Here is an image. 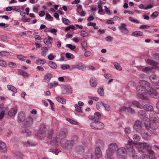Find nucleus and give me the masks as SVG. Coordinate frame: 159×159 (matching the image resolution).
<instances>
[{
	"instance_id": "1",
	"label": "nucleus",
	"mask_w": 159,
	"mask_h": 159,
	"mask_svg": "<svg viewBox=\"0 0 159 159\" xmlns=\"http://www.w3.org/2000/svg\"><path fill=\"white\" fill-rule=\"evenodd\" d=\"M139 84L142 85H138L136 87V90L139 92L136 94L137 96L143 100V102H148L149 101L148 96L157 98H159V94L152 87H150L149 83L147 81L141 80Z\"/></svg>"
},
{
	"instance_id": "2",
	"label": "nucleus",
	"mask_w": 159,
	"mask_h": 159,
	"mask_svg": "<svg viewBox=\"0 0 159 159\" xmlns=\"http://www.w3.org/2000/svg\"><path fill=\"white\" fill-rule=\"evenodd\" d=\"M136 146L139 151H142L143 149H147L148 152L152 153L154 151L151 149L150 145L146 143H139L136 144L132 140H128V143L126 144V147L128 152L132 154V156L134 159H138L139 157L135 153V151L134 149V147Z\"/></svg>"
},
{
	"instance_id": "3",
	"label": "nucleus",
	"mask_w": 159,
	"mask_h": 159,
	"mask_svg": "<svg viewBox=\"0 0 159 159\" xmlns=\"http://www.w3.org/2000/svg\"><path fill=\"white\" fill-rule=\"evenodd\" d=\"M150 122L148 121L149 120L148 118H145L144 124L146 128L147 129H156L158 128L157 124L158 119L157 115L156 114H151L149 115Z\"/></svg>"
},
{
	"instance_id": "4",
	"label": "nucleus",
	"mask_w": 159,
	"mask_h": 159,
	"mask_svg": "<svg viewBox=\"0 0 159 159\" xmlns=\"http://www.w3.org/2000/svg\"><path fill=\"white\" fill-rule=\"evenodd\" d=\"M48 129L49 127L48 126L44 124H41L37 134L38 138L41 140H43L45 137L46 132Z\"/></svg>"
},
{
	"instance_id": "5",
	"label": "nucleus",
	"mask_w": 159,
	"mask_h": 159,
	"mask_svg": "<svg viewBox=\"0 0 159 159\" xmlns=\"http://www.w3.org/2000/svg\"><path fill=\"white\" fill-rule=\"evenodd\" d=\"M149 79L153 84L152 87L158 89L159 88V77L152 74L150 76Z\"/></svg>"
},
{
	"instance_id": "6",
	"label": "nucleus",
	"mask_w": 159,
	"mask_h": 159,
	"mask_svg": "<svg viewBox=\"0 0 159 159\" xmlns=\"http://www.w3.org/2000/svg\"><path fill=\"white\" fill-rule=\"evenodd\" d=\"M104 126V125L102 123L95 120L92 121L91 124V127L93 129H102Z\"/></svg>"
},
{
	"instance_id": "7",
	"label": "nucleus",
	"mask_w": 159,
	"mask_h": 159,
	"mask_svg": "<svg viewBox=\"0 0 159 159\" xmlns=\"http://www.w3.org/2000/svg\"><path fill=\"white\" fill-rule=\"evenodd\" d=\"M61 141L59 138L56 137H53L50 142H48V140H46L45 141V142L46 143H48V145L49 146H57L59 145L60 142Z\"/></svg>"
},
{
	"instance_id": "8",
	"label": "nucleus",
	"mask_w": 159,
	"mask_h": 159,
	"mask_svg": "<svg viewBox=\"0 0 159 159\" xmlns=\"http://www.w3.org/2000/svg\"><path fill=\"white\" fill-rule=\"evenodd\" d=\"M127 25L124 23H122L119 26L118 28L120 32L125 34H127L129 32V30L127 28Z\"/></svg>"
},
{
	"instance_id": "9",
	"label": "nucleus",
	"mask_w": 159,
	"mask_h": 159,
	"mask_svg": "<svg viewBox=\"0 0 159 159\" xmlns=\"http://www.w3.org/2000/svg\"><path fill=\"white\" fill-rule=\"evenodd\" d=\"M33 123V119L31 117L29 116L22 123V125L25 127H28L31 125Z\"/></svg>"
},
{
	"instance_id": "10",
	"label": "nucleus",
	"mask_w": 159,
	"mask_h": 159,
	"mask_svg": "<svg viewBox=\"0 0 159 159\" xmlns=\"http://www.w3.org/2000/svg\"><path fill=\"white\" fill-rule=\"evenodd\" d=\"M126 149L125 148H121L118 149L117 154L118 157L120 158H124L126 155Z\"/></svg>"
},
{
	"instance_id": "11",
	"label": "nucleus",
	"mask_w": 159,
	"mask_h": 159,
	"mask_svg": "<svg viewBox=\"0 0 159 159\" xmlns=\"http://www.w3.org/2000/svg\"><path fill=\"white\" fill-rule=\"evenodd\" d=\"M117 148V146L115 143H111L109 145V148L107 150L106 153L113 154Z\"/></svg>"
},
{
	"instance_id": "12",
	"label": "nucleus",
	"mask_w": 159,
	"mask_h": 159,
	"mask_svg": "<svg viewBox=\"0 0 159 159\" xmlns=\"http://www.w3.org/2000/svg\"><path fill=\"white\" fill-rule=\"evenodd\" d=\"M142 123L139 120H136L134 125V128L137 131L140 132L142 130Z\"/></svg>"
},
{
	"instance_id": "13",
	"label": "nucleus",
	"mask_w": 159,
	"mask_h": 159,
	"mask_svg": "<svg viewBox=\"0 0 159 159\" xmlns=\"http://www.w3.org/2000/svg\"><path fill=\"white\" fill-rule=\"evenodd\" d=\"M131 103L134 106L140 109H143V108L144 107H143L142 105L141 104L139 101L136 100L132 101L131 102H128L127 103V104L130 106Z\"/></svg>"
},
{
	"instance_id": "14",
	"label": "nucleus",
	"mask_w": 159,
	"mask_h": 159,
	"mask_svg": "<svg viewBox=\"0 0 159 159\" xmlns=\"http://www.w3.org/2000/svg\"><path fill=\"white\" fill-rule=\"evenodd\" d=\"M94 154H95V156H96V158L94 159V157L93 156L92 157V159H98L99 158H101L102 155L101 150L98 148H95Z\"/></svg>"
},
{
	"instance_id": "15",
	"label": "nucleus",
	"mask_w": 159,
	"mask_h": 159,
	"mask_svg": "<svg viewBox=\"0 0 159 159\" xmlns=\"http://www.w3.org/2000/svg\"><path fill=\"white\" fill-rule=\"evenodd\" d=\"M72 92V88L69 85H66L62 88V93L65 94L67 93H71Z\"/></svg>"
},
{
	"instance_id": "16",
	"label": "nucleus",
	"mask_w": 159,
	"mask_h": 159,
	"mask_svg": "<svg viewBox=\"0 0 159 159\" xmlns=\"http://www.w3.org/2000/svg\"><path fill=\"white\" fill-rule=\"evenodd\" d=\"M44 43L49 48H51L52 46V39L49 36H48L47 39H45L44 40Z\"/></svg>"
},
{
	"instance_id": "17",
	"label": "nucleus",
	"mask_w": 159,
	"mask_h": 159,
	"mask_svg": "<svg viewBox=\"0 0 159 159\" xmlns=\"http://www.w3.org/2000/svg\"><path fill=\"white\" fill-rule=\"evenodd\" d=\"M85 68V65L82 63H78L72 66V69H77L79 70H83Z\"/></svg>"
},
{
	"instance_id": "18",
	"label": "nucleus",
	"mask_w": 159,
	"mask_h": 159,
	"mask_svg": "<svg viewBox=\"0 0 159 159\" xmlns=\"http://www.w3.org/2000/svg\"><path fill=\"white\" fill-rule=\"evenodd\" d=\"M146 62L149 65H152V66L156 67V68L157 70H159V67L157 66V65L158 63L155 61L154 60L150 59H148L146 61Z\"/></svg>"
},
{
	"instance_id": "19",
	"label": "nucleus",
	"mask_w": 159,
	"mask_h": 159,
	"mask_svg": "<svg viewBox=\"0 0 159 159\" xmlns=\"http://www.w3.org/2000/svg\"><path fill=\"white\" fill-rule=\"evenodd\" d=\"M7 149L6 144L1 141H0V152L5 153L7 152Z\"/></svg>"
},
{
	"instance_id": "20",
	"label": "nucleus",
	"mask_w": 159,
	"mask_h": 159,
	"mask_svg": "<svg viewBox=\"0 0 159 159\" xmlns=\"http://www.w3.org/2000/svg\"><path fill=\"white\" fill-rule=\"evenodd\" d=\"M75 142L72 140L65 141L64 143H62V146L64 148H66L69 145L72 146L75 144Z\"/></svg>"
},
{
	"instance_id": "21",
	"label": "nucleus",
	"mask_w": 159,
	"mask_h": 159,
	"mask_svg": "<svg viewBox=\"0 0 159 159\" xmlns=\"http://www.w3.org/2000/svg\"><path fill=\"white\" fill-rule=\"evenodd\" d=\"M24 143L25 145L28 147L34 146L37 145L36 143L31 140H29L24 142Z\"/></svg>"
},
{
	"instance_id": "22",
	"label": "nucleus",
	"mask_w": 159,
	"mask_h": 159,
	"mask_svg": "<svg viewBox=\"0 0 159 159\" xmlns=\"http://www.w3.org/2000/svg\"><path fill=\"white\" fill-rule=\"evenodd\" d=\"M17 113V110L16 108H12L8 112V116L10 117L12 116L16 115Z\"/></svg>"
},
{
	"instance_id": "23",
	"label": "nucleus",
	"mask_w": 159,
	"mask_h": 159,
	"mask_svg": "<svg viewBox=\"0 0 159 159\" xmlns=\"http://www.w3.org/2000/svg\"><path fill=\"white\" fill-rule=\"evenodd\" d=\"M52 77V75L51 74H48L45 75L43 79L44 81L46 83H48Z\"/></svg>"
},
{
	"instance_id": "24",
	"label": "nucleus",
	"mask_w": 159,
	"mask_h": 159,
	"mask_svg": "<svg viewBox=\"0 0 159 159\" xmlns=\"http://www.w3.org/2000/svg\"><path fill=\"white\" fill-rule=\"evenodd\" d=\"M25 114L23 112H20L18 114V119L20 121H23L25 120Z\"/></svg>"
},
{
	"instance_id": "25",
	"label": "nucleus",
	"mask_w": 159,
	"mask_h": 159,
	"mask_svg": "<svg viewBox=\"0 0 159 159\" xmlns=\"http://www.w3.org/2000/svg\"><path fill=\"white\" fill-rule=\"evenodd\" d=\"M90 84L92 87L94 88L96 87L97 85V82L95 79L91 78L90 80Z\"/></svg>"
},
{
	"instance_id": "26",
	"label": "nucleus",
	"mask_w": 159,
	"mask_h": 159,
	"mask_svg": "<svg viewBox=\"0 0 159 159\" xmlns=\"http://www.w3.org/2000/svg\"><path fill=\"white\" fill-rule=\"evenodd\" d=\"M48 51L47 47H43L41 48V53L42 56L45 57Z\"/></svg>"
},
{
	"instance_id": "27",
	"label": "nucleus",
	"mask_w": 159,
	"mask_h": 159,
	"mask_svg": "<svg viewBox=\"0 0 159 159\" xmlns=\"http://www.w3.org/2000/svg\"><path fill=\"white\" fill-rule=\"evenodd\" d=\"M49 152H52L53 154H55L57 155L58 154V152L60 151L57 149L56 148H50L48 150Z\"/></svg>"
},
{
	"instance_id": "28",
	"label": "nucleus",
	"mask_w": 159,
	"mask_h": 159,
	"mask_svg": "<svg viewBox=\"0 0 159 159\" xmlns=\"http://www.w3.org/2000/svg\"><path fill=\"white\" fill-rule=\"evenodd\" d=\"M46 62V61L44 59H39L36 60L35 63L38 65L42 66Z\"/></svg>"
},
{
	"instance_id": "29",
	"label": "nucleus",
	"mask_w": 159,
	"mask_h": 159,
	"mask_svg": "<svg viewBox=\"0 0 159 159\" xmlns=\"http://www.w3.org/2000/svg\"><path fill=\"white\" fill-rule=\"evenodd\" d=\"M143 106L144 107L143 108L146 111H152L153 110V107L151 105H144Z\"/></svg>"
},
{
	"instance_id": "30",
	"label": "nucleus",
	"mask_w": 159,
	"mask_h": 159,
	"mask_svg": "<svg viewBox=\"0 0 159 159\" xmlns=\"http://www.w3.org/2000/svg\"><path fill=\"white\" fill-rule=\"evenodd\" d=\"M102 105L105 108V110L107 111H109L111 109L110 106L107 103H105L103 102H102Z\"/></svg>"
},
{
	"instance_id": "31",
	"label": "nucleus",
	"mask_w": 159,
	"mask_h": 159,
	"mask_svg": "<svg viewBox=\"0 0 159 159\" xmlns=\"http://www.w3.org/2000/svg\"><path fill=\"white\" fill-rule=\"evenodd\" d=\"M58 84V82L56 81H54L53 82L50 83L48 84V87L51 89L53 87L57 86Z\"/></svg>"
},
{
	"instance_id": "32",
	"label": "nucleus",
	"mask_w": 159,
	"mask_h": 159,
	"mask_svg": "<svg viewBox=\"0 0 159 159\" xmlns=\"http://www.w3.org/2000/svg\"><path fill=\"white\" fill-rule=\"evenodd\" d=\"M22 133L24 136H28L31 135V132L28 129H25L22 130Z\"/></svg>"
},
{
	"instance_id": "33",
	"label": "nucleus",
	"mask_w": 159,
	"mask_h": 159,
	"mask_svg": "<svg viewBox=\"0 0 159 159\" xmlns=\"http://www.w3.org/2000/svg\"><path fill=\"white\" fill-rule=\"evenodd\" d=\"M60 135L62 137H65L67 135L66 130L65 129H62L60 132Z\"/></svg>"
},
{
	"instance_id": "34",
	"label": "nucleus",
	"mask_w": 159,
	"mask_h": 159,
	"mask_svg": "<svg viewBox=\"0 0 159 159\" xmlns=\"http://www.w3.org/2000/svg\"><path fill=\"white\" fill-rule=\"evenodd\" d=\"M81 45L82 47V49L84 51H86L87 48V42L85 41H82L81 43Z\"/></svg>"
},
{
	"instance_id": "35",
	"label": "nucleus",
	"mask_w": 159,
	"mask_h": 159,
	"mask_svg": "<svg viewBox=\"0 0 159 159\" xmlns=\"http://www.w3.org/2000/svg\"><path fill=\"white\" fill-rule=\"evenodd\" d=\"M132 35L135 37H137L139 36H142L143 35V33L141 32L136 31L132 33Z\"/></svg>"
},
{
	"instance_id": "36",
	"label": "nucleus",
	"mask_w": 159,
	"mask_h": 159,
	"mask_svg": "<svg viewBox=\"0 0 159 159\" xmlns=\"http://www.w3.org/2000/svg\"><path fill=\"white\" fill-rule=\"evenodd\" d=\"M57 101L59 102L62 104H65L66 103V101L63 98L61 97H58L57 98Z\"/></svg>"
},
{
	"instance_id": "37",
	"label": "nucleus",
	"mask_w": 159,
	"mask_h": 159,
	"mask_svg": "<svg viewBox=\"0 0 159 159\" xmlns=\"http://www.w3.org/2000/svg\"><path fill=\"white\" fill-rule=\"evenodd\" d=\"M7 87L8 89L11 90L15 93H17V90L16 88L14 86L11 85H8Z\"/></svg>"
},
{
	"instance_id": "38",
	"label": "nucleus",
	"mask_w": 159,
	"mask_h": 159,
	"mask_svg": "<svg viewBox=\"0 0 159 159\" xmlns=\"http://www.w3.org/2000/svg\"><path fill=\"white\" fill-rule=\"evenodd\" d=\"M10 54L9 52L7 51H1L0 52V57H3L5 56H9Z\"/></svg>"
},
{
	"instance_id": "39",
	"label": "nucleus",
	"mask_w": 159,
	"mask_h": 159,
	"mask_svg": "<svg viewBox=\"0 0 159 159\" xmlns=\"http://www.w3.org/2000/svg\"><path fill=\"white\" fill-rule=\"evenodd\" d=\"M48 64V65L52 69H56L57 67V65L56 63L52 61H49Z\"/></svg>"
},
{
	"instance_id": "40",
	"label": "nucleus",
	"mask_w": 159,
	"mask_h": 159,
	"mask_svg": "<svg viewBox=\"0 0 159 159\" xmlns=\"http://www.w3.org/2000/svg\"><path fill=\"white\" fill-rule=\"evenodd\" d=\"M133 139L135 141L137 142L140 140L141 138L139 135L136 134L133 135Z\"/></svg>"
},
{
	"instance_id": "41",
	"label": "nucleus",
	"mask_w": 159,
	"mask_h": 159,
	"mask_svg": "<svg viewBox=\"0 0 159 159\" xmlns=\"http://www.w3.org/2000/svg\"><path fill=\"white\" fill-rule=\"evenodd\" d=\"M8 110V108L7 107L5 108V110L1 111L0 114V119H2L4 116L5 111H7Z\"/></svg>"
},
{
	"instance_id": "42",
	"label": "nucleus",
	"mask_w": 159,
	"mask_h": 159,
	"mask_svg": "<svg viewBox=\"0 0 159 159\" xmlns=\"http://www.w3.org/2000/svg\"><path fill=\"white\" fill-rule=\"evenodd\" d=\"M114 65L116 69L119 70H122V67H121L119 64L117 62H114Z\"/></svg>"
},
{
	"instance_id": "43",
	"label": "nucleus",
	"mask_w": 159,
	"mask_h": 159,
	"mask_svg": "<svg viewBox=\"0 0 159 159\" xmlns=\"http://www.w3.org/2000/svg\"><path fill=\"white\" fill-rule=\"evenodd\" d=\"M101 116V114L99 112L95 113L93 116L94 120H97L99 119Z\"/></svg>"
},
{
	"instance_id": "44",
	"label": "nucleus",
	"mask_w": 159,
	"mask_h": 159,
	"mask_svg": "<svg viewBox=\"0 0 159 159\" xmlns=\"http://www.w3.org/2000/svg\"><path fill=\"white\" fill-rule=\"evenodd\" d=\"M98 93L101 96H103L104 94V89L102 88H100L98 90Z\"/></svg>"
},
{
	"instance_id": "45",
	"label": "nucleus",
	"mask_w": 159,
	"mask_h": 159,
	"mask_svg": "<svg viewBox=\"0 0 159 159\" xmlns=\"http://www.w3.org/2000/svg\"><path fill=\"white\" fill-rule=\"evenodd\" d=\"M153 69V67L150 66L145 67L142 69V71L144 72H146L147 71L151 70Z\"/></svg>"
},
{
	"instance_id": "46",
	"label": "nucleus",
	"mask_w": 159,
	"mask_h": 159,
	"mask_svg": "<svg viewBox=\"0 0 159 159\" xmlns=\"http://www.w3.org/2000/svg\"><path fill=\"white\" fill-rule=\"evenodd\" d=\"M129 19L130 21L133 23L137 24H139V21L137 19L134 18L132 17H129Z\"/></svg>"
},
{
	"instance_id": "47",
	"label": "nucleus",
	"mask_w": 159,
	"mask_h": 159,
	"mask_svg": "<svg viewBox=\"0 0 159 159\" xmlns=\"http://www.w3.org/2000/svg\"><path fill=\"white\" fill-rule=\"evenodd\" d=\"M62 21L63 23L66 25H69L70 23L68 19L64 18H62Z\"/></svg>"
},
{
	"instance_id": "48",
	"label": "nucleus",
	"mask_w": 159,
	"mask_h": 159,
	"mask_svg": "<svg viewBox=\"0 0 159 159\" xmlns=\"http://www.w3.org/2000/svg\"><path fill=\"white\" fill-rule=\"evenodd\" d=\"M66 120L72 124L77 125L78 123L76 121L69 118H66Z\"/></svg>"
},
{
	"instance_id": "49",
	"label": "nucleus",
	"mask_w": 159,
	"mask_h": 159,
	"mask_svg": "<svg viewBox=\"0 0 159 159\" xmlns=\"http://www.w3.org/2000/svg\"><path fill=\"white\" fill-rule=\"evenodd\" d=\"M87 25L88 26H92L95 29H98V27L96 25V24L95 23L89 22L88 23Z\"/></svg>"
},
{
	"instance_id": "50",
	"label": "nucleus",
	"mask_w": 159,
	"mask_h": 159,
	"mask_svg": "<svg viewBox=\"0 0 159 159\" xmlns=\"http://www.w3.org/2000/svg\"><path fill=\"white\" fill-rule=\"evenodd\" d=\"M75 110L78 112H82L81 107L79 106L78 104H75Z\"/></svg>"
},
{
	"instance_id": "51",
	"label": "nucleus",
	"mask_w": 159,
	"mask_h": 159,
	"mask_svg": "<svg viewBox=\"0 0 159 159\" xmlns=\"http://www.w3.org/2000/svg\"><path fill=\"white\" fill-rule=\"evenodd\" d=\"M76 150L78 152H80L84 150V148L81 146H78L75 148Z\"/></svg>"
},
{
	"instance_id": "52",
	"label": "nucleus",
	"mask_w": 159,
	"mask_h": 159,
	"mask_svg": "<svg viewBox=\"0 0 159 159\" xmlns=\"http://www.w3.org/2000/svg\"><path fill=\"white\" fill-rule=\"evenodd\" d=\"M113 154H111L110 153H106V159H114L112 157Z\"/></svg>"
},
{
	"instance_id": "53",
	"label": "nucleus",
	"mask_w": 159,
	"mask_h": 159,
	"mask_svg": "<svg viewBox=\"0 0 159 159\" xmlns=\"http://www.w3.org/2000/svg\"><path fill=\"white\" fill-rule=\"evenodd\" d=\"M142 135L143 136V138L145 139L146 140H148V138L146 136V135H147L148 136H151V134H149L148 133H141Z\"/></svg>"
},
{
	"instance_id": "54",
	"label": "nucleus",
	"mask_w": 159,
	"mask_h": 159,
	"mask_svg": "<svg viewBox=\"0 0 159 159\" xmlns=\"http://www.w3.org/2000/svg\"><path fill=\"white\" fill-rule=\"evenodd\" d=\"M49 102L50 106L51 108V109L52 111L54 110V103L52 102L50 100L48 99L47 100Z\"/></svg>"
},
{
	"instance_id": "55",
	"label": "nucleus",
	"mask_w": 159,
	"mask_h": 159,
	"mask_svg": "<svg viewBox=\"0 0 159 159\" xmlns=\"http://www.w3.org/2000/svg\"><path fill=\"white\" fill-rule=\"evenodd\" d=\"M61 68L63 70L69 69L70 68V66L69 65H62L61 66Z\"/></svg>"
},
{
	"instance_id": "56",
	"label": "nucleus",
	"mask_w": 159,
	"mask_h": 159,
	"mask_svg": "<svg viewBox=\"0 0 159 159\" xmlns=\"http://www.w3.org/2000/svg\"><path fill=\"white\" fill-rule=\"evenodd\" d=\"M127 111L131 114H134L135 113V111L134 109L130 107H127Z\"/></svg>"
},
{
	"instance_id": "57",
	"label": "nucleus",
	"mask_w": 159,
	"mask_h": 159,
	"mask_svg": "<svg viewBox=\"0 0 159 159\" xmlns=\"http://www.w3.org/2000/svg\"><path fill=\"white\" fill-rule=\"evenodd\" d=\"M88 33L84 30H82L80 32V35L83 37H86L88 35Z\"/></svg>"
},
{
	"instance_id": "58",
	"label": "nucleus",
	"mask_w": 159,
	"mask_h": 159,
	"mask_svg": "<svg viewBox=\"0 0 159 159\" xmlns=\"http://www.w3.org/2000/svg\"><path fill=\"white\" fill-rule=\"evenodd\" d=\"M16 157L18 159H23V156L21 152H17L16 154Z\"/></svg>"
},
{
	"instance_id": "59",
	"label": "nucleus",
	"mask_w": 159,
	"mask_h": 159,
	"mask_svg": "<svg viewBox=\"0 0 159 159\" xmlns=\"http://www.w3.org/2000/svg\"><path fill=\"white\" fill-rule=\"evenodd\" d=\"M53 132L52 130L49 131L48 133L47 137L48 139L52 138Z\"/></svg>"
},
{
	"instance_id": "60",
	"label": "nucleus",
	"mask_w": 159,
	"mask_h": 159,
	"mask_svg": "<svg viewBox=\"0 0 159 159\" xmlns=\"http://www.w3.org/2000/svg\"><path fill=\"white\" fill-rule=\"evenodd\" d=\"M18 58L22 61H24L26 59V58L24 56L22 55H19L17 56Z\"/></svg>"
},
{
	"instance_id": "61",
	"label": "nucleus",
	"mask_w": 159,
	"mask_h": 159,
	"mask_svg": "<svg viewBox=\"0 0 159 159\" xmlns=\"http://www.w3.org/2000/svg\"><path fill=\"white\" fill-rule=\"evenodd\" d=\"M139 115L142 116L143 117H146V114L145 111L143 110H140L139 111L138 113Z\"/></svg>"
},
{
	"instance_id": "62",
	"label": "nucleus",
	"mask_w": 159,
	"mask_h": 159,
	"mask_svg": "<svg viewBox=\"0 0 159 159\" xmlns=\"http://www.w3.org/2000/svg\"><path fill=\"white\" fill-rule=\"evenodd\" d=\"M19 74L24 76H27L28 75V74L24 71H21L19 72Z\"/></svg>"
},
{
	"instance_id": "63",
	"label": "nucleus",
	"mask_w": 159,
	"mask_h": 159,
	"mask_svg": "<svg viewBox=\"0 0 159 159\" xmlns=\"http://www.w3.org/2000/svg\"><path fill=\"white\" fill-rule=\"evenodd\" d=\"M66 47L70 48V49L73 50L76 47L75 45H72L71 44H67L66 45Z\"/></svg>"
},
{
	"instance_id": "64",
	"label": "nucleus",
	"mask_w": 159,
	"mask_h": 159,
	"mask_svg": "<svg viewBox=\"0 0 159 159\" xmlns=\"http://www.w3.org/2000/svg\"><path fill=\"white\" fill-rule=\"evenodd\" d=\"M7 64L6 62L2 60H0V66L3 67H5L6 66Z\"/></svg>"
}]
</instances>
